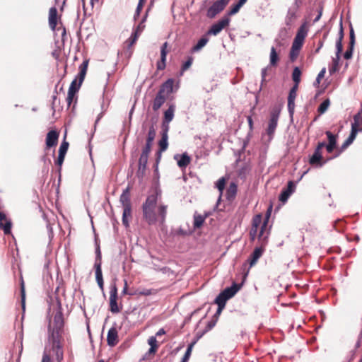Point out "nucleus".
Returning a JSON list of instances; mask_svg holds the SVG:
<instances>
[{"instance_id": "f704fd0d", "label": "nucleus", "mask_w": 362, "mask_h": 362, "mask_svg": "<svg viewBox=\"0 0 362 362\" xmlns=\"http://www.w3.org/2000/svg\"><path fill=\"white\" fill-rule=\"evenodd\" d=\"M279 60V55L277 53L276 48L274 46H272L270 50L269 64L268 65H269L272 67H276L278 65Z\"/></svg>"}, {"instance_id": "e2e57ef3", "label": "nucleus", "mask_w": 362, "mask_h": 362, "mask_svg": "<svg viewBox=\"0 0 362 362\" xmlns=\"http://www.w3.org/2000/svg\"><path fill=\"white\" fill-rule=\"evenodd\" d=\"M76 93L68 90L67 97L66 98L67 106L69 107L74 100H75V103H76L77 98L76 97Z\"/></svg>"}, {"instance_id": "4468645a", "label": "nucleus", "mask_w": 362, "mask_h": 362, "mask_svg": "<svg viewBox=\"0 0 362 362\" xmlns=\"http://www.w3.org/2000/svg\"><path fill=\"white\" fill-rule=\"evenodd\" d=\"M355 43H356L355 33H354V30L352 25H350V29H349V46H348L346 50L345 51V52L344 53V55H343L344 58L345 59L349 60V59L352 58Z\"/></svg>"}, {"instance_id": "338daca9", "label": "nucleus", "mask_w": 362, "mask_h": 362, "mask_svg": "<svg viewBox=\"0 0 362 362\" xmlns=\"http://www.w3.org/2000/svg\"><path fill=\"white\" fill-rule=\"evenodd\" d=\"M218 320L214 319L213 317L207 322L204 329L203 330L205 333L210 331L214 327H215Z\"/></svg>"}, {"instance_id": "dca6fc26", "label": "nucleus", "mask_w": 362, "mask_h": 362, "mask_svg": "<svg viewBox=\"0 0 362 362\" xmlns=\"http://www.w3.org/2000/svg\"><path fill=\"white\" fill-rule=\"evenodd\" d=\"M303 43H304V42L302 40H296L295 38L293 39V41L292 42V45H291V49L289 52V58L291 62H294L297 59V57L299 54V52L303 45Z\"/></svg>"}, {"instance_id": "423d86ee", "label": "nucleus", "mask_w": 362, "mask_h": 362, "mask_svg": "<svg viewBox=\"0 0 362 362\" xmlns=\"http://www.w3.org/2000/svg\"><path fill=\"white\" fill-rule=\"evenodd\" d=\"M230 0H216L207 9L206 16L209 18H215L218 13L223 11Z\"/></svg>"}, {"instance_id": "a19ab883", "label": "nucleus", "mask_w": 362, "mask_h": 362, "mask_svg": "<svg viewBox=\"0 0 362 362\" xmlns=\"http://www.w3.org/2000/svg\"><path fill=\"white\" fill-rule=\"evenodd\" d=\"M354 134H349L348 138L344 141L342 145L340 147L339 152L336 154L333 158L337 157L340 153L343 152L345 149H346L355 140L356 137L354 136Z\"/></svg>"}, {"instance_id": "5701e85b", "label": "nucleus", "mask_w": 362, "mask_h": 362, "mask_svg": "<svg viewBox=\"0 0 362 362\" xmlns=\"http://www.w3.org/2000/svg\"><path fill=\"white\" fill-rule=\"evenodd\" d=\"M118 343V332L115 327H112L107 332V344L109 346L113 347Z\"/></svg>"}, {"instance_id": "69168bd1", "label": "nucleus", "mask_w": 362, "mask_h": 362, "mask_svg": "<svg viewBox=\"0 0 362 362\" xmlns=\"http://www.w3.org/2000/svg\"><path fill=\"white\" fill-rule=\"evenodd\" d=\"M168 42H164L160 48V59L162 61H166V57L168 54L167 50Z\"/></svg>"}, {"instance_id": "cd10ccee", "label": "nucleus", "mask_w": 362, "mask_h": 362, "mask_svg": "<svg viewBox=\"0 0 362 362\" xmlns=\"http://www.w3.org/2000/svg\"><path fill=\"white\" fill-rule=\"evenodd\" d=\"M298 11L293 10L291 8H288L287 11V13L285 17V24L288 27V29H291L292 25H293L295 21L298 18L297 15Z\"/></svg>"}, {"instance_id": "0eeeda50", "label": "nucleus", "mask_w": 362, "mask_h": 362, "mask_svg": "<svg viewBox=\"0 0 362 362\" xmlns=\"http://www.w3.org/2000/svg\"><path fill=\"white\" fill-rule=\"evenodd\" d=\"M110 310L112 313H118L120 312L122 307H119L117 304L118 293L116 283L112 282L110 291Z\"/></svg>"}, {"instance_id": "f3484780", "label": "nucleus", "mask_w": 362, "mask_h": 362, "mask_svg": "<svg viewBox=\"0 0 362 362\" xmlns=\"http://www.w3.org/2000/svg\"><path fill=\"white\" fill-rule=\"evenodd\" d=\"M12 222L6 217L4 212L0 211V229L3 230L5 235L11 233Z\"/></svg>"}, {"instance_id": "ddd939ff", "label": "nucleus", "mask_w": 362, "mask_h": 362, "mask_svg": "<svg viewBox=\"0 0 362 362\" xmlns=\"http://www.w3.org/2000/svg\"><path fill=\"white\" fill-rule=\"evenodd\" d=\"M59 136L58 131L54 129L49 131L46 135L45 151L55 147L58 144Z\"/></svg>"}, {"instance_id": "9d476101", "label": "nucleus", "mask_w": 362, "mask_h": 362, "mask_svg": "<svg viewBox=\"0 0 362 362\" xmlns=\"http://www.w3.org/2000/svg\"><path fill=\"white\" fill-rule=\"evenodd\" d=\"M176 106L175 103L168 104V108L164 111L161 129L169 131V123L173 119Z\"/></svg>"}, {"instance_id": "a878e982", "label": "nucleus", "mask_w": 362, "mask_h": 362, "mask_svg": "<svg viewBox=\"0 0 362 362\" xmlns=\"http://www.w3.org/2000/svg\"><path fill=\"white\" fill-rule=\"evenodd\" d=\"M119 201L123 206V209H127V208H129V210H132V204L129 187L123 190L122 194L120 195Z\"/></svg>"}, {"instance_id": "79ce46f5", "label": "nucleus", "mask_w": 362, "mask_h": 362, "mask_svg": "<svg viewBox=\"0 0 362 362\" xmlns=\"http://www.w3.org/2000/svg\"><path fill=\"white\" fill-rule=\"evenodd\" d=\"M272 66H270L269 65H267V66L264 67L263 69H262V71H261V83H260V86H259V88L257 91V93H259L262 88H263V86H264V84L266 83L269 80H267V73L268 71L271 69Z\"/></svg>"}, {"instance_id": "8fccbe9b", "label": "nucleus", "mask_w": 362, "mask_h": 362, "mask_svg": "<svg viewBox=\"0 0 362 362\" xmlns=\"http://www.w3.org/2000/svg\"><path fill=\"white\" fill-rule=\"evenodd\" d=\"M362 122L361 119H358V117H354V122L351 124V129L350 134L354 133V136L356 137L358 133L359 125Z\"/></svg>"}, {"instance_id": "c03bdc74", "label": "nucleus", "mask_w": 362, "mask_h": 362, "mask_svg": "<svg viewBox=\"0 0 362 362\" xmlns=\"http://www.w3.org/2000/svg\"><path fill=\"white\" fill-rule=\"evenodd\" d=\"M289 29L287 28H280L279 33H278V37L275 38L274 42L277 46H281V43L279 39L284 40H285L288 35V30Z\"/></svg>"}, {"instance_id": "09e8293b", "label": "nucleus", "mask_w": 362, "mask_h": 362, "mask_svg": "<svg viewBox=\"0 0 362 362\" xmlns=\"http://www.w3.org/2000/svg\"><path fill=\"white\" fill-rule=\"evenodd\" d=\"M240 8L241 7L238 3L233 4L223 16H227L228 18H230V16H234L236 13H238Z\"/></svg>"}, {"instance_id": "e433bc0d", "label": "nucleus", "mask_w": 362, "mask_h": 362, "mask_svg": "<svg viewBox=\"0 0 362 362\" xmlns=\"http://www.w3.org/2000/svg\"><path fill=\"white\" fill-rule=\"evenodd\" d=\"M226 182H227V179L225 177H221L215 183V187L217 188V189L220 192V195L217 200V204H218V203L221 202V196H222L223 192L225 189Z\"/></svg>"}, {"instance_id": "b1692460", "label": "nucleus", "mask_w": 362, "mask_h": 362, "mask_svg": "<svg viewBox=\"0 0 362 362\" xmlns=\"http://www.w3.org/2000/svg\"><path fill=\"white\" fill-rule=\"evenodd\" d=\"M148 156H145L144 154L140 155L138 162V170H137V176L138 177H143L145 175L147 163H148Z\"/></svg>"}, {"instance_id": "13d9d810", "label": "nucleus", "mask_w": 362, "mask_h": 362, "mask_svg": "<svg viewBox=\"0 0 362 362\" xmlns=\"http://www.w3.org/2000/svg\"><path fill=\"white\" fill-rule=\"evenodd\" d=\"M193 57L192 56H189L186 61L183 62L180 69V74H182L185 71H187L192 64Z\"/></svg>"}, {"instance_id": "c85d7f7f", "label": "nucleus", "mask_w": 362, "mask_h": 362, "mask_svg": "<svg viewBox=\"0 0 362 362\" xmlns=\"http://www.w3.org/2000/svg\"><path fill=\"white\" fill-rule=\"evenodd\" d=\"M168 130L161 129V139L158 141V150L160 153L165 151L168 147Z\"/></svg>"}, {"instance_id": "2f4dec72", "label": "nucleus", "mask_w": 362, "mask_h": 362, "mask_svg": "<svg viewBox=\"0 0 362 362\" xmlns=\"http://www.w3.org/2000/svg\"><path fill=\"white\" fill-rule=\"evenodd\" d=\"M238 192V185L235 182H230L226 190V197L228 201H233Z\"/></svg>"}, {"instance_id": "a211bd4d", "label": "nucleus", "mask_w": 362, "mask_h": 362, "mask_svg": "<svg viewBox=\"0 0 362 362\" xmlns=\"http://www.w3.org/2000/svg\"><path fill=\"white\" fill-rule=\"evenodd\" d=\"M173 158L177 161L178 167L181 169L186 168L192 160L187 152L182 154H175Z\"/></svg>"}, {"instance_id": "39448f33", "label": "nucleus", "mask_w": 362, "mask_h": 362, "mask_svg": "<svg viewBox=\"0 0 362 362\" xmlns=\"http://www.w3.org/2000/svg\"><path fill=\"white\" fill-rule=\"evenodd\" d=\"M267 244L268 243L265 241H258V245L255 247L254 250L252 252L247 259L250 268L253 267L257 263L258 259L262 256Z\"/></svg>"}, {"instance_id": "5fc2aeb1", "label": "nucleus", "mask_w": 362, "mask_h": 362, "mask_svg": "<svg viewBox=\"0 0 362 362\" xmlns=\"http://www.w3.org/2000/svg\"><path fill=\"white\" fill-rule=\"evenodd\" d=\"M132 215V210H129V208H127V209H123L122 213V223L125 227L129 226V219L128 218L131 216Z\"/></svg>"}, {"instance_id": "49530a36", "label": "nucleus", "mask_w": 362, "mask_h": 362, "mask_svg": "<svg viewBox=\"0 0 362 362\" xmlns=\"http://www.w3.org/2000/svg\"><path fill=\"white\" fill-rule=\"evenodd\" d=\"M88 66V61L84 60L79 66V72L77 74V77L81 78V80H84Z\"/></svg>"}, {"instance_id": "f03ea898", "label": "nucleus", "mask_w": 362, "mask_h": 362, "mask_svg": "<svg viewBox=\"0 0 362 362\" xmlns=\"http://www.w3.org/2000/svg\"><path fill=\"white\" fill-rule=\"evenodd\" d=\"M247 273L248 272L244 274L243 280L241 283L238 284L236 282H233L230 286H227L222 290L215 298L214 303L217 305V306L225 308L227 301L233 298L241 289L245 279L247 276Z\"/></svg>"}, {"instance_id": "f8f14e48", "label": "nucleus", "mask_w": 362, "mask_h": 362, "mask_svg": "<svg viewBox=\"0 0 362 362\" xmlns=\"http://www.w3.org/2000/svg\"><path fill=\"white\" fill-rule=\"evenodd\" d=\"M141 208L143 218L146 222L150 226L156 224L158 218L155 212V208L148 207L146 206H142Z\"/></svg>"}, {"instance_id": "603ef678", "label": "nucleus", "mask_w": 362, "mask_h": 362, "mask_svg": "<svg viewBox=\"0 0 362 362\" xmlns=\"http://www.w3.org/2000/svg\"><path fill=\"white\" fill-rule=\"evenodd\" d=\"M156 136V132L153 124H151L148 129L146 142H149L153 144V141Z\"/></svg>"}, {"instance_id": "c9c22d12", "label": "nucleus", "mask_w": 362, "mask_h": 362, "mask_svg": "<svg viewBox=\"0 0 362 362\" xmlns=\"http://www.w3.org/2000/svg\"><path fill=\"white\" fill-rule=\"evenodd\" d=\"M208 214H209L206 213L204 215H201L198 214L197 212L194 214L193 227L194 229L200 228L203 226Z\"/></svg>"}, {"instance_id": "9b49d317", "label": "nucleus", "mask_w": 362, "mask_h": 362, "mask_svg": "<svg viewBox=\"0 0 362 362\" xmlns=\"http://www.w3.org/2000/svg\"><path fill=\"white\" fill-rule=\"evenodd\" d=\"M332 158L325 160L323 158L322 152L314 151L313 153L310 156L308 163L313 167L319 168H322L327 163V161L331 160Z\"/></svg>"}, {"instance_id": "bf43d9fd", "label": "nucleus", "mask_w": 362, "mask_h": 362, "mask_svg": "<svg viewBox=\"0 0 362 362\" xmlns=\"http://www.w3.org/2000/svg\"><path fill=\"white\" fill-rule=\"evenodd\" d=\"M137 293L140 296H148L151 295H156L157 293V290L153 288H144L138 290Z\"/></svg>"}, {"instance_id": "412c9836", "label": "nucleus", "mask_w": 362, "mask_h": 362, "mask_svg": "<svg viewBox=\"0 0 362 362\" xmlns=\"http://www.w3.org/2000/svg\"><path fill=\"white\" fill-rule=\"evenodd\" d=\"M268 224H269V222H267V220L263 221V223L260 227V230L257 235L258 241H264V242L265 241V242L268 243L269 236L270 235V228H271V226L268 228Z\"/></svg>"}, {"instance_id": "ea45409f", "label": "nucleus", "mask_w": 362, "mask_h": 362, "mask_svg": "<svg viewBox=\"0 0 362 362\" xmlns=\"http://www.w3.org/2000/svg\"><path fill=\"white\" fill-rule=\"evenodd\" d=\"M84 80H81V78H78L76 76L75 78L71 81L70 86L69 88V90L76 93V94L78 92Z\"/></svg>"}, {"instance_id": "bb28decb", "label": "nucleus", "mask_w": 362, "mask_h": 362, "mask_svg": "<svg viewBox=\"0 0 362 362\" xmlns=\"http://www.w3.org/2000/svg\"><path fill=\"white\" fill-rule=\"evenodd\" d=\"M49 28L54 30L58 22V11L55 6H52L49 11Z\"/></svg>"}, {"instance_id": "c756f323", "label": "nucleus", "mask_w": 362, "mask_h": 362, "mask_svg": "<svg viewBox=\"0 0 362 362\" xmlns=\"http://www.w3.org/2000/svg\"><path fill=\"white\" fill-rule=\"evenodd\" d=\"M95 269V281L100 288V290L103 291V295L105 296L104 293V280L103 276V272H102V267L101 265H94Z\"/></svg>"}, {"instance_id": "393cba45", "label": "nucleus", "mask_w": 362, "mask_h": 362, "mask_svg": "<svg viewBox=\"0 0 362 362\" xmlns=\"http://www.w3.org/2000/svg\"><path fill=\"white\" fill-rule=\"evenodd\" d=\"M167 96L165 94L158 92L153 100L152 109L154 112L158 111L165 103Z\"/></svg>"}, {"instance_id": "774afa93", "label": "nucleus", "mask_w": 362, "mask_h": 362, "mask_svg": "<svg viewBox=\"0 0 362 362\" xmlns=\"http://www.w3.org/2000/svg\"><path fill=\"white\" fill-rule=\"evenodd\" d=\"M152 145L153 144H150L149 142H146L144 146L142 148L141 154H144L145 156H149V153H151V151Z\"/></svg>"}, {"instance_id": "6ab92c4d", "label": "nucleus", "mask_w": 362, "mask_h": 362, "mask_svg": "<svg viewBox=\"0 0 362 362\" xmlns=\"http://www.w3.org/2000/svg\"><path fill=\"white\" fill-rule=\"evenodd\" d=\"M174 83L175 80L173 78H168L163 82L159 88L158 92H160L162 94H165L167 97L174 92Z\"/></svg>"}, {"instance_id": "7c9ffc66", "label": "nucleus", "mask_w": 362, "mask_h": 362, "mask_svg": "<svg viewBox=\"0 0 362 362\" xmlns=\"http://www.w3.org/2000/svg\"><path fill=\"white\" fill-rule=\"evenodd\" d=\"M308 23H307V21H305L298 28L296 35L294 38L304 42L305 39L308 35Z\"/></svg>"}, {"instance_id": "72a5a7b5", "label": "nucleus", "mask_w": 362, "mask_h": 362, "mask_svg": "<svg viewBox=\"0 0 362 362\" xmlns=\"http://www.w3.org/2000/svg\"><path fill=\"white\" fill-rule=\"evenodd\" d=\"M341 53V51L336 50V57L335 58H333L332 66L329 69V72L330 75H332L339 71V61Z\"/></svg>"}, {"instance_id": "0e129e2a", "label": "nucleus", "mask_w": 362, "mask_h": 362, "mask_svg": "<svg viewBox=\"0 0 362 362\" xmlns=\"http://www.w3.org/2000/svg\"><path fill=\"white\" fill-rule=\"evenodd\" d=\"M139 37V35H138L137 33H134V31H132L130 37H129V39L127 40L128 48H130L136 42Z\"/></svg>"}, {"instance_id": "7ed1b4c3", "label": "nucleus", "mask_w": 362, "mask_h": 362, "mask_svg": "<svg viewBox=\"0 0 362 362\" xmlns=\"http://www.w3.org/2000/svg\"><path fill=\"white\" fill-rule=\"evenodd\" d=\"M281 107L279 105H274L270 111V117L267 129V134L270 139L273 138L275 130L278 125V120L281 113Z\"/></svg>"}, {"instance_id": "3c124183", "label": "nucleus", "mask_w": 362, "mask_h": 362, "mask_svg": "<svg viewBox=\"0 0 362 362\" xmlns=\"http://www.w3.org/2000/svg\"><path fill=\"white\" fill-rule=\"evenodd\" d=\"M330 105V100L329 98L325 99L318 106L317 112L320 115L324 114Z\"/></svg>"}, {"instance_id": "473e14b6", "label": "nucleus", "mask_w": 362, "mask_h": 362, "mask_svg": "<svg viewBox=\"0 0 362 362\" xmlns=\"http://www.w3.org/2000/svg\"><path fill=\"white\" fill-rule=\"evenodd\" d=\"M209 42L208 35L204 34L197 41L195 45L192 47V52H197L201 50Z\"/></svg>"}, {"instance_id": "4c0bfd02", "label": "nucleus", "mask_w": 362, "mask_h": 362, "mask_svg": "<svg viewBox=\"0 0 362 362\" xmlns=\"http://www.w3.org/2000/svg\"><path fill=\"white\" fill-rule=\"evenodd\" d=\"M338 35H339V37H338V39L336 41V45H335L336 50L343 52L342 41H343V39H344V29H343V25H342V21L341 20L340 21V23H339V34Z\"/></svg>"}, {"instance_id": "1a4fd4ad", "label": "nucleus", "mask_w": 362, "mask_h": 362, "mask_svg": "<svg viewBox=\"0 0 362 362\" xmlns=\"http://www.w3.org/2000/svg\"><path fill=\"white\" fill-rule=\"evenodd\" d=\"M298 85L293 84L288 92V111L291 121L293 119V115L295 111V99L297 95Z\"/></svg>"}, {"instance_id": "de8ad7c7", "label": "nucleus", "mask_w": 362, "mask_h": 362, "mask_svg": "<svg viewBox=\"0 0 362 362\" xmlns=\"http://www.w3.org/2000/svg\"><path fill=\"white\" fill-rule=\"evenodd\" d=\"M21 303L23 313H24L25 311V289L23 279H21Z\"/></svg>"}, {"instance_id": "58836bf2", "label": "nucleus", "mask_w": 362, "mask_h": 362, "mask_svg": "<svg viewBox=\"0 0 362 362\" xmlns=\"http://www.w3.org/2000/svg\"><path fill=\"white\" fill-rule=\"evenodd\" d=\"M251 168L250 165L247 163H244L237 171L238 177L240 180H245Z\"/></svg>"}, {"instance_id": "aec40b11", "label": "nucleus", "mask_w": 362, "mask_h": 362, "mask_svg": "<svg viewBox=\"0 0 362 362\" xmlns=\"http://www.w3.org/2000/svg\"><path fill=\"white\" fill-rule=\"evenodd\" d=\"M160 191L159 189H156L152 194L147 196L146 201L143 203L142 206L156 208L158 197H160Z\"/></svg>"}, {"instance_id": "4d7b16f0", "label": "nucleus", "mask_w": 362, "mask_h": 362, "mask_svg": "<svg viewBox=\"0 0 362 362\" xmlns=\"http://www.w3.org/2000/svg\"><path fill=\"white\" fill-rule=\"evenodd\" d=\"M145 3H146V1L139 0L138 4L136 6V8L135 13L134 14V17H133V19L134 21H136L138 20Z\"/></svg>"}, {"instance_id": "20e7f679", "label": "nucleus", "mask_w": 362, "mask_h": 362, "mask_svg": "<svg viewBox=\"0 0 362 362\" xmlns=\"http://www.w3.org/2000/svg\"><path fill=\"white\" fill-rule=\"evenodd\" d=\"M230 18L227 16H223L216 23H213L206 31L207 35H217L219 34L223 29L229 25Z\"/></svg>"}, {"instance_id": "864d4df0", "label": "nucleus", "mask_w": 362, "mask_h": 362, "mask_svg": "<svg viewBox=\"0 0 362 362\" xmlns=\"http://www.w3.org/2000/svg\"><path fill=\"white\" fill-rule=\"evenodd\" d=\"M167 214V206L160 205L158 209V216L160 217V222L163 224L165 222Z\"/></svg>"}, {"instance_id": "6e6552de", "label": "nucleus", "mask_w": 362, "mask_h": 362, "mask_svg": "<svg viewBox=\"0 0 362 362\" xmlns=\"http://www.w3.org/2000/svg\"><path fill=\"white\" fill-rule=\"evenodd\" d=\"M296 189V182L293 180H289L287 182L286 187H284L279 195V200L282 204H285L287 202L289 197L295 192Z\"/></svg>"}, {"instance_id": "680f3d73", "label": "nucleus", "mask_w": 362, "mask_h": 362, "mask_svg": "<svg viewBox=\"0 0 362 362\" xmlns=\"http://www.w3.org/2000/svg\"><path fill=\"white\" fill-rule=\"evenodd\" d=\"M192 351V345L188 344L184 356H182L180 362H188Z\"/></svg>"}, {"instance_id": "f257e3e1", "label": "nucleus", "mask_w": 362, "mask_h": 362, "mask_svg": "<svg viewBox=\"0 0 362 362\" xmlns=\"http://www.w3.org/2000/svg\"><path fill=\"white\" fill-rule=\"evenodd\" d=\"M56 301L57 310L54 316V327L49 334V339L52 341V349L56 351L57 358L59 357L62 358L63 352L60 339L64 333V319L63 309L59 298L57 297Z\"/></svg>"}, {"instance_id": "a18cd8bd", "label": "nucleus", "mask_w": 362, "mask_h": 362, "mask_svg": "<svg viewBox=\"0 0 362 362\" xmlns=\"http://www.w3.org/2000/svg\"><path fill=\"white\" fill-rule=\"evenodd\" d=\"M95 263L94 265H102V255H101V250L100 244L98 242L97 238L95 239Z\"/></svg>"}, {"instance_id": "37998d69", "label": "nucleus", "mask_w": 362, "mask_h": 362, "mask_svg": "<svg viewBox=\"0 0 362 362\" xmlns=\"http://www.w3.org/2000/svg\"><path fill=\"white\" fill-rule=\"evenodd\" d=\"M302 71L300 67L295 66L292 71L291 78L293 81V84L298 85L301 81Z\"/></svg>"}, {"instance_id": "4be33fe9", "label": "nucleus", "mask_w": 362, "mask_h": 362, "mask_svg": "<svg viewBox=\"0 0 362 362\" xmlns=\"http://www.w3.org/2000/svg\"><path fill=\"white\" fill-rule=\"evenodd\" d=\"M325 134L328 139L327 151L330 153H332L337 147L338 135L333 134L330 131H326Z\"/></svg>"}, {"instance_id": "2eb2a0df", "label": "nucleus", "mask_w": 362, "mask_h": 362, "mask_svg": "<svg viewBox=\"0 0 362 362\" xmlns=\"http://www.w3.org/2000/svg\"><path fill=\"white\" fill-rule=\"evenodd\" d=\"M69 144L68 141H66L65 140V139L60 144L59 151H58V156L55 161V164L59 166V168H61V166L62 165V164L64 163L65 156H66V152L69 148ZM60 170H61V168H59V171Z\"/></svg>"}, {"instance_id": "6e6d98bb", "label": "nucleus", "mask_w": 362, "mask_h": 362, "mask_svg": "<svg viewBox=\"0 0 362 362\" xmlns=\"http://www.w3.org/2000/svg\"><path fill=\"white\" fill-rule=\"evenodd\" d=\"M326 73V68L325 67H323L320 71L318 73L316 78H315V81L313 82V86L315 87V88H318L320 84V82H321V80L325 77V74Z\"/></svg>"}, {"instance_id": "052dcab7", "label": "nucleus", "mask_w": 362, "mask_h": 362, "mask_svg": "<svg viewBox=\"0 0 362 362\" xmlns=\"http://www.w3.org/2000/svg\"><path fill=\"white\" fill-rule=\"evenodd\" d=\"M262 221V216L261 214H256L252 218V227L258 229Z\"/></svg>"}]
</instances>
